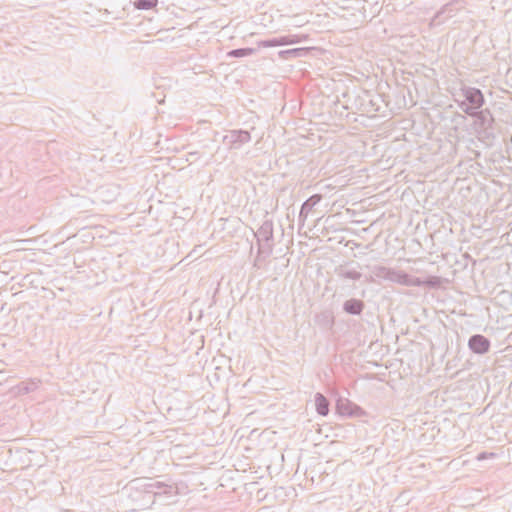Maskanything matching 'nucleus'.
Wrapping results in <instances>:
<instances>
[{
    "mask_svg": "<svg viewBox=\"0 0 512 512\" xmlns=\"http://www.w3.org/2000/svg\"><path fill=\"white\" fill-rule=\"evenodd\" d=\"M454 96L459 108L467 115L483 110L485 98L479 88L463 85Z\"/></svg>",
    "mask_w": 512,
    "mask_h": 512,
    "instance_id": "nucleus-1",
    "label": "nucleus"
},
{
    "mask_svg": "<svg viewBox=\"0 0 512 512\" xmlns=\"http://www.w3.org/2000/svg\"><path fill=\"white\" fill-rule=\"evenodd\" d=\"M253 234L257 240L259 254H266L269 256L274 247L273 221L271 219H266L257 231H253Z\"/></svg>",
    "mask_w": 512,
    "mask_h": 512,
    "instance_id": "nucleus-2",
    "label": "nucleus"
},
{
    "mask_svg": "<svg viewBox=\"0 0 512 512\" xmlns=\"http://www.w3.org/2000/svg\"><path fill=\"white\" fill-rule=\"evenodd\" d=\"M336 413L345 418H359L365 416L366 411L346 398H338L335 404Z\"/></svg>",
    "mask_w": 512,
    "mask_h": 512,
    "instance_id": "nucleus-3",
    "label": "nucleus"
},
{
    "mask_svg": "<svg viewBox=\"0 0 512 512\" xmlns=\"http://www.w3.org/2000/svg\"><path fill=\"white\" fill-rule=\"evenodd\" d=\"M250 141L251 134L244 129L230 130L228 134L222 137L223 144H225L229 150L239 149L243 144Z\"/></svg>",
    "mask_w": 512,
    "mask_h": 512,
    "instance_id": "nucleus-4",
    "label": "nucleus"
},
{
    "mask_svg": "<svg viewBox=\"0 0 512 512\" xmlns=\"http://www.w3.org/2000/svg\"><path fill=\"white\" fill-rule=\"evenodd\" d=\"M491 340L483 334H473L469 337L467 346L471 353L484 356L491 350Z\"/></svg>",
    "mask_w": 512,
    "mask_h": 512,
    "instance_id": "nucleus-5",
    "label": "nucleus"
},
{
    "mask_svg": "<svg viewBox=\"0 0 512 512\" xmlns=\"http://www.w3.org/2000/svg\"><path fill=\"white\" fill-rule=\"evenodd\" d=\"M470 116L473 117L472 128L474 133L483 128L494 125V118L489 109L480 110L479 112Z\"/></svg>",
    "mask_w": 512,
    "mask_h": 512,
    "instance_id": "nucleus-6",
    "label": "nucleus"
},
{
    "mask_svg": "<svg viewBox=\"0 0 512 512\" xmlns=\"http://www.w3.org/2000/svg\"><path fill=\"white\" fill-rule=\"evenodd\" d=\"M366 305L362 299L349 298L342 304V311L350 316H361Z\"/></svg>",
    "mask_w": 512,
    "mask_h": 512,
    "instance_id": "nucleus-7",
    "label": "nucleus"
},
{
    "mask_svg": "<svg viewBox=\"0 0 512 512\" xmlns=\"http://www.w3.org/2000/svg\"><path fill=\"white\" fill-rule=\"evenodd\" d=\"M322 200L321 194H314L310 196L308 199H306L303 204L301 205L300 211H299V222L304 223L309 212Z\"/></svg>",
    "mask_w": 512,
    "mask_h": 512,
    "instance_id": "nucleus-8",
    "label": "nucleus"
},
{
    "mask_svg": "<svg viewBox=\"0 0 512 512\" xmlns=\"http://www.w3.org/2000/svg\"><path fill=\"white\" fill-rule=\"evenodd\" d=\"M476 138L485 146L492 147L496 140L494 125L475 132Z\"/></svg>",
    "mask_w": 512,
    "mask_h": 512,
    "instance_id": "nucleus-9",
    "label": "nucleus"
},
{
    "mask_svg": "<svg viewBox=\"0 0 512 512\" xmlns=\"http://www.w3.org/2000/svg\"><path fill=\"white\" fill-rule=\"evenodd\" d=\"M309 50L310 49L307 47L280 50L278 52V57L282 60H292L296 58H301L307 56L309 54Z\"/></svg>",
    "mask_w": 512,
    "mask_h": 512,
    "instance_id": "nucleus-10",
    "label": "nucleus"
},
{
    "mask_svg": "<svg viewBox=\"0 0 512 512\" xmlns=\"http://www.w3.org/2000/svg\"><path fill=\"white\" fill-rule=\"evenodd\" d=\"M315 409L318 415L327 416L330 412V401L322 393L317 392L314 395Z\"/></svg>",
    "mask_w": 512,
    "mask_h": 512,
    "instance_id": "nucleus-11",
    "label": "nucleus"
},
{
    "mask_svg": "<svg viewBox=\"0 0 512 512\" xmlns=\"http://www.w3.org/2000/svg\"><path fill=\"white\" fill-rule=\"evenodd\" d=\"M315 323L324 329H331L334 325V317L328 311H322L316 314Z\"/></svg>",
    "mask_w": 512,
    "mask_h": 512,
    "instance_id": "nucleus-12",
    "label": "nucleus"
},
{
    "mask_svg": "<svg viewBox=\"0 0 512 512\" xmlns=\"http://www.w3.org/2000/svg\"><path fill=\"white\" fill-rule=\"evenodd\" d=\"M145 488L147 491H151L152 489H159L162 491V494H165V495H172L173 493L177 494L176 487L166 484L164 482H160V481L146 484Z\"/></svg>",
    "mask_w": 512,
    "mask_h": 512,
    "instance_id": "nucleus-13",
    "label": "nucleus"
},
{
    "mask_svg": "<svg viewBox=\"0 0 512 512\" xmlns=\"http://www.w3.org/2000/svg\"><path fill=\"white\" fill-rule=\"evenodd\" d=\"M336 274L344 279L358 281L361 279L362 274L355 269H346L344 266H339L335 269Z\"/></svg>",
    "mask_w": 512,
    "mask_h": 512,
    "instance_id": "nucleus-14",
    "label": "nucleus"
},
{
    "mask_svg": "<svg viewBox=\"0 0 512 512\" xmlns=\"http://www.w3.org/2000/svg\"><path fill=\"white\" fill-rule=\"evenodd\" d=\"M408 279H409V273H407L403 270L391 268L388 281L406 286Z\"/></svg>",
    "mask_w": 512,
    "mask_h": 512,
    "instance_id": "nucleus-15",
    "label": "nucleus"
},
{
    "mask_svg": "<svg viewBox=\"0 0 512 512\" xmlns=\"http://www.w3.org/2000/svg\"><path fill=\"white\" fill-rule=\"evenodd\" d=\"M447 280L441 276L428 275L424 278V287L429 289H439L444 286Z\"/></svg>",
    "mask_w": 512,
    "mask_h": 512,
    "instance_id": "nucleus-16",
    "label": "nucleus"
},
{
    "mask_svg": "<svg viewBox=\"0 0 512 512\" xmlns=\"http://www.w3.org/2000/svg\"><path fill=\"white\" fill-rule=\"evenodd\" d=\"M257 45L260 48L284 46L282 35L259 40Z\"/></svg>",
    "mask_w": 512,
    "mask_h": 512,
    "instance_id": "nucleus-17",
    "label": "nucleus"
},
{
    "mask_svg": "<svg viewBox=\"0 0 512 512\" xmlns=\"http://www.w3.org/2000/svg\"><path fill=\"white\" fill-rule=\"evenodd\" d=\"M282 38H283V45L288 46V45H293V44L300 43L303 41H307L308 35H306V34H287V35H282Z\"/></svg>",
    "mask_w": 512,
    "mask_h": 512,
    "instance_id": "nucleus-18",
    "label": "nucleus"
},
{
    "mask_svg": "<svg viewBox=\"0 0 512 512\" xmlns=\"http://www.w3.org/2000/svg\"><path fill=\"white\" fill-rule=\"evenodd\" d=\"M39 381L30 380V381H23L18 384V391L21 394H28L30 392L35 391L38 388Z\"/></svg>",
    "mask_w": 512,
    "mask_h": 512,
    "instance_id": "nucleus-19",
    "label": "nucleus"
},
{
    "mask_svg": "<svg viewBox=\"0 0 512 512\" xmlns=\"http://www.w3.org/2000/svg\"><path fill=\"white\" fill-rule=\"evenodd\" d=\"M158 0H135L133 6L137 10H151L156 8Z\"/></svg>",
    "mask_w": 512,
    "mask_h": 512,
    "instance_id": "nucleus-20",
    "label": "nucleus"
},
{
    "mask_svg": "<svg viewBox=\"0 0 512 512\" xmlns=\"http://www.w3.org/2000/svg\"><path fill=\"white\" fill-rule=\"evenodd\" d=\"M255 52L254 48L245 47V48H237L228 52V56L232 58H243L251 56Z\"/></svg>",
    "mask_w": 512,
    "mask_h": 512,
    "instance_id": "nucleus-21",
    "label": "nucleus"
},
{
    "mask_svg": "<svg viewBox=\"0 0 512 512\" xmlns=\"http://www.w3.org/2000/svg\"><path fill=\"white\" fill-rule=\"evenodd\" d=\"M391 268L382 265H375L372 267L371 272L378 278L388 280Z\"/></svg>",
    "mask_w": 512,
    "mask_h": 512,
    "instance_id": "nucleus-22",
    "label": "nucleus"
},
{
    "mask_svg": "<svg viewBox=\"0 0 512 512\" xmlns=\"http://www.w3.org/2000/svg\"><path fill=\"white\" fill-rule=\"evenodd\" d=\"M408 287H424V278L415 277L409 274V279L407 280Z\"/></svg>",
    "mask_w": 512,
    "mask_h": 512,
    "instance_id": "nucleus-23",
    "label": "nucleus"
},
{
    "mask_svg": "<svg viewBox=\"0 0 512 512\" xmlns=\"http://www.w3.org/2000/svg\"><path fill=\"white\" fill-rule=\"evenodd\" d=\"M454 2L451 1L449 3H446L445 5H443L440 10L436 13L435 15V18H442L445 14H449L452 12V6H453Z\"/></svg>",
    "mask_w": 512,
    "mask_h": 512,
    "instance_id": "nucleus-24",
    "label": "nucleus"
},
{
    "mask_svg": "<svg viewBox=\"0 0 512 512\" xmlns=\"http://www.w3.org/2000/svg\"><path fill=\"white\" fill-rule=\"evenodd\" d=\"M496 454L493 452H481L477 455V460L482 461L489 458H495Z\"/></svg>",
    "mask_w": 512,
    "mask_h": 512,
    "instance_id": "nucleus-25",
    "label": "nucleus"
},
{
    "mask_svg": "<svg viewBox=\"0 0 512 512\" xmlns=\"http://www.w3.org/2000/svg\"><path fill=\"white\" fill-rule=\"evenodd\" d=\"M368 104H369V105H371V106H373V105H374V103H373V101H372V100H369Z\"/></svg>",
    "mask_w": 512,
    "mask_h": 512,
    "instance_id": "nucleus-26",
    "label": "nucleus"
},
{
    "mask_svg": "<svg viewBox=\"0 0 512 512\" xmlns=\"http://www.w3.org/2000/svg\"><path fill=\"white\" fill-rule=\"evenodd\" d=\"M362 110H363V111H366V112H369V111H370L369 109H366V108H363Z\"/></svg>",
    "mask_w": 512,
    "mask_h": 512,
    "instance_id": "nucleus-27",
    "label": "nucleus"
}]
</instances>
